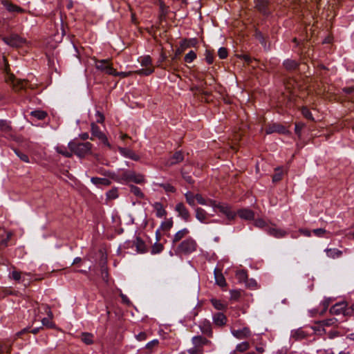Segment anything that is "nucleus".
<instances>
[{"label":"nucleus","instance_id":"nucleus-62","mask_svg":"<svg viewBox=\"0 0 354 354\" xmlns=\"http://www.w3.org/2000/svg\"><path fill=\"white\" fill-rule=\"evenodd\" d=\"M254 225L258 227H263L266 226V222L262 218H258L254 221Z\"/></svg>","mask_w":354,"mask_h":354},{"label":"nucleus","instance_id":"nucleus-13","mask_svg":"<svg viewBox=\"0 0 354 354\" xmlns=\"http://www.w3.org/2000/svg\"><path fill=\"white\" fill-rule=\"evenodd\" d=\"M175 210L178 213V215L185 221H188L190 218V214L183 203H178L175 207Z\"/></svg>","mask_w":354,"mask_h":354},{"label":"nucleus","instance_id":"nucleus-31","mask_svg":"<svg viewBox=\"0 0 354 354\" xmlns=\"http://www.w3.org/2000/svg\"><path fill=\"white\" fill-rule=\"evenodd\" d=\"M3 5L6 7L7 10L10 12H24V10L21 8L14 5L12 3H9L7 1H3Z\"/></svg>","mask_w":354,"mask_h":354},{"label":"nucleus","instance_id":"nucleus-33","mask_svg":"<svg viewBox=\"0 0 354 354\" xmlns=\"http://www.w3.org/2000/svg\"><path fill=\"white\" fill-rule=\"evenodd\" d=\"M55 150L58 153H60L62 155H63L64 156L66 157V158H71L73 156V152L70 150L68 151L63 146H57L56 148H55Z\"/></svg>","mask_w":354,"mask_h":354},{"label":"nucleus","instance_id":"nucleus-16","mask_svg":"<svg viewBox=\"0 0 354 354\" xmlns=\"http://www.w3.org/2000/svg\"><path fill=\"white\" fill-rule=\"evenodd\" d=\"M119 152L123 155L124 156L129 158L131 160L138 161L140 160L139 156L135 153L133 151H132L130 149L125 148V147H118Z\"/></svg>","mask_w":354,"mask_h":354},{"label":"nucleus","instance_id":"nucleus-34","mask_svg":"<svg viewBox=\"0 0 354 354\" xmlns=\"http://www.w3.org/2000/svg\"><path fill=\"white\" fill-rule=\"evenodd\" d=\"M129 188H130V192L132 194H133L136 196H137L140 198H143L145 197L144 194L142 193V192L138 187L135 186L133 185H130Z\"/></svg>","mask_w":354,"mask_h":354},{"label":"nucleus","instance_id":"nucleus-1","mask_svg":"<svg viewBox=\"0 0 354 354\" xmlns=\"http://www.w3.org/2000/svg\"><path fill=\"white\" fill-rule=\"evenodd\" d=\"M92 144L89 142H79L75 140L68 142V147L69 149L80 158L85 157L91 153Z\"/></svg>","mask_w":354,"mask_h":354},{"label":"nucleus","instance_id":"nucleus-18","mask_svg":"<svg viewBox=\"0 0 354 354\" xmlns=\"http://www.w3.org/2000/svg\"><path fill=\"white\" fill-rule=\"evenodd\" d=\"M237 214L240 218L245 220H253L254 218V212L249 209H241L238 210Z\"/></svg>","mask_w":354,"mask_h":354},{"label":"nucleus","instance_id":"nucleus-50","mask_svg":"<svg viewBox=\"0 0 354 354\" xmlns=\"http://www.w3.org/2000/svg\"><path fill=\"white\" fill-rule=\"evenodd\" d=\"M301 113L302 115L307 119L310 120H314V118L312 115L311 112L309 111V109L307 107H303L301 109Z\"/></svg>","mask_w":354,"mask_h":354},{"label":"nucleus","instance_id":"nucleus-60","mask_svg":"<svg viewBox=\"0 0 354 354\" xmlns=\"http://www.w3.org/2000/svg\"><path fill=\"white\" fill-rule=\"evenodd\" d=\"M313 232L317 236H322L326 233V230L323 228H318L313 230Z\"/></svg>","mask_w":354,"mask_h":354},{"label":"nucleus","instance_id":"nucleus-12","mask_svg":"<svg viewBox=\"0 0 354 354\" xmlns=\"http://www.w3.org/2000/svg\"><path fill=\"white\" fill-rule=\"evenodd\" d=\"M8 82H10L12 85L13 88L18 91L24 89L28 84V81L26 80H17L14 76L9 77Z\"/></svg>","mask_w":354,"mask_h":354},{"label":"nucleus","instance_id":"nucleus-8","mask_svg":"<svg viewBox=\"0 0 354 354\" xmlns=\"http://www.w3.org/2000/svg\"><path fill=\"white\" fill-rule=\"evenodd\" d=\"M347 304L345 302H340L333 305L330 309V313L332 315H340L350 316V314H347L346 312L348 310V307L346 308Z\"/></svg>","mask_w":354,"mask_h":354},{"label":"nucleus","instance_id":"nucleus-49","mask_svg":"<svg viewBox=\"0 0 354 354\" xmlns=\"http://www.w3.org/2000/svg\"><path fill=\"white\" fill-rule=\"evenodd\" d=\"M106 196L109 199H111V200L115 199L116 198H118V189L114 188V189H111V190H109L106 193Z\"/></svg>","mask_w":354,"mask_h":354},{"label":"nucleus","instance_id":"nucleus-5","mask_svg":"<svg viewBox=\"0 0 354 354\" xmlns=\"http://www.w3.org/2000/svg\"><path fill=\"white\" fill-rule=\"evenodd\" d=\"M196 246V241L192 238H189L180 243L177 248V250L180 253L187 254L195 251Z\"/></svg>","mask_w":354,"mask_h":354},{"label":"nucleus","instance_id":"nucleus-7","mask_svg":"<svg viewBox=\"0 0 354 354\" xmlns=\"http://www.w3.org/2000/svg\"><path fill=\"white\" fill-rule=\"evenodd\" d=\"M266 134L272 133H278L280 134H288L290 131L285 127L279 123H273L269 124L266 129Z\"/></svg>","mask_w":354,"mask_h":354},{"label":"nucleus","instance_id":"nucleus-22","mask_svg":"<svg viewBox=\"0 0 354 354\" xmlns=\"http://www.w3.org/2000/svg\"><path fill=\"white\" fill-rule=\"evenodd\" d=\"M153 207L156 212V216L158 218H162L167 214V212L165 209L162 204L159 202H156L153 204Z\"/></svg>","mask_w":354,"mask_h":354},{"label":"nucleus","instance_id":"nucleus-53","mask_svg":"<svg viewBox=\"0 0 354 354\" xmlns=\"http://www.w3.org/2000/svg\"><path fill=\"white\" fill-rule=\"evenodd\" d=\"M212 304L217 310H223L225 308L221 301L217 299H212Z\"/></svg>","mask_w":354,"mask_h":354},{"label":"nucleus","instance_id":"nucleus-39","mask_svg":"<svg viewBox=\"0 0 354 354\" xmlns=\"http://www.w3.org/2000/svg\"><path fill=\"white\" fill-rule=\"evenodd\" d=\"M187 203L192 207L195 206V196L191 192L185 194Z\"/></svg>","mask_w":354,"mask_h":354},{"label":"nucleus","instance_id":"nucleus-27","mask_svg":"<svg viewBox=\"0 0 354 354\" xmlns=\"http://www.w3.org/2000/svg\"><path fill=\"white\" fill-rule=\"evenodd\" d=\"M134 244L138 252L145 253L147 251L145 243L140 237L136 238Z\"/></svg>","mask_w":354,"mask_h":354},{"label":"nucleus","instance_id":"nucleus-15","mask_svg":"<svg viewBox=\"0 0 354 354\" xmlns=\"http://www.w3.org/2000/svg\"><path fill=\"white\" fill-rule=\"evenodd\" d=\"M213 323L219 327L224 326L227 323V317L222 313H216L212 317Z\"/></svg>","mask_w":354,"mask_h":354},{"label":"nucleus","instance_id":"nucleus-41","mask_svg":"<svg viewBox=\"0 0 354 354\" xmlns=\"http://www.w3.org/2000/svg\"><path fill=\"white\" fill-rule=\"evenodd\" d=\"M236 276L240 282L245 283V281L248 279L247 272L243 270L237 271L236 273Z\"/></svg>","mask_w":354,"mask_h":354},{"label":"nucleus","instance_id":"nucleus-30","mask_svg":"<svg viewBox=\"0 0 354 354\" xmlns=\"http://www.w3.org/2000/svg\"><path fill=\"white\" fill-rule=\"evenodd\" d=\"M189 233V231L187 229L184 228L181 230H179L177 232L173 239V243H176L181 240L183 237H185L187 234Z\"/></svg>","mask_w":354,"mask_h":354},{"label":"nucleus","instance_id":"nucleus-46","mask_svg":"<svg viewBox=\"0 0 354 354\" xmlns=\"http://www.w3.org/2000/svg\"><path fill=\"white\" fill-rule=\"evenodd\" d=\"M196 54L195 53V52L193 50H191L187 54L185 55L184 59H185V62L190 63V62H193L196 59Z\"/></svg>","mask_w":354,"mask_h":354},{"label":"nucleus","instance_id":"nucleus-32","mask_svg":"<svg viewBox=\"0 0 354 354\" xmlns=\"http://www.w3.org/2000/svg\"><path fill=\"white\" fill-rule=\"evenodd\" d=\"M283 171L282 167H277L274 169V174L272 176V182L277 183L282 179Z\"/></svg>","mask_w":354,"mask_h":354},{"label":"nucleus","instance_id":"nucleus-9","mask_svg":"<svg viewBox=\"0 0 354 354\" xmlns=\"http://www.w3.org/2000/svg\"><path fill=\"white\" fill-rule=\"evenodd\" d=\"M91 133L93 136L97 137L99 140H100L104 145L111 148V145L108 141V139L105 134L102 132L100 128L94 123L92 122L91 124Z\"/></svg>","mask_w":354,"mask_h":354},{"label":"nucleus","instance_id":"nucleus-40","mask_svg":"<svg viewBox=\"0 0 354 354\" xmlns=\"http://www.w3.org/2000/svg\"><path fill=\"white\" fill-rule=\"evenodd\" d=\"M159 341L158 339H153L146 344V348L149 352L156 351V348L158 346Z\"/></svg>","mask_w":354,"mask_h":354},{"label":"nucleus","instance_id":"nucleus-17","mask_svg":"<svg viewBox=\"0 0 354 354\" xmlns=\"http://www.w3.org/2000/svg\"><path fill=\"white\" fill-rule=\"evenodd\" d=\"M184 159L183 153L179 151H176L167 162L166 165L171 166L182 162Z\"/></svg>","mask_w":354,"mask_h":354},{"label":"nucleus","instance_id":"nucleus-28","mask_svg":"<svg viewBox=\"0 0 354 354\" xmlns=\"http://www.w3.org/2000/svg\"><path fill=\"white\" fill-rule=\"evenodd\" d=\"M283 64L285 68L288 71L295 70L299 66V64L293 59H286L283 62Z\"/></svg>","mask_w":354,"mask_h":354},{"label":"nucleus","instance_id":"nucleus-61","mask_svg":"<svg viewBox=\"0 0 354 354\" xmlns=\"http://www.w3.org/2000/svg\"><path fill=\"white\" fill-rule=\"evenodd\" d=\"M41 306L45 310V311L48 317V318L52 319L53 318V315L50 310V308L48 305H44V304Z\"/></svg>","mask_w":354,"mask_h":354},{"label":"nucleus","instance_id":"nucleus-38","mask_svg":"<svg viewBox=\"0 0 354 354\" xmlns=\"http://www.w3.org/2000/svg\"><path fill=\"white\" fill-rule=\"evenodd\" d=\"M163 245L158 241H156L151 248V252L152 254H156L160 253L163 250Z\"/></svg>","mask_w":354,"mask_h":354},{"label":"nucleus","instance_id":"nucleus-48","mask_svg":"<svg viewBox=\"0 0 354 354\" xmlns=\"http://www.w3.org/2000/svg\"><path fill=\"white\" fill-rule=\"evenodd\" d=\"M50 320H51V319L44 317V318L41 319V321L43 326H46L48 328H55V325Z\"/></svg>","mask_w":354,"mask_h":354},{"label":"nucleus","instance_id":"nucleus-42","mask_svg":"<svg viewBox=\"0 0 354 354\" xmlns=\"http://www.w3.org/2000/svg\"><path fill=\"white\" fill-rule=\"evenodd\" d=\"M250 344L248 342H243L239 344L236 347V351L239 353H243L248 350Z\"/></svg>","mask_w":354,"mask_h":354},{"label":"nucleus","instance_id":"nucleus-45","mask_svg":"<svg viewBox=\"0 0 354 354\" xmlns=\"http://www.w3.org/2000/svg\"><path fill=\"white\" fill-rule=\"evenodd\" d=\"M12 129L10 125L6 120H0V130L3 132H9Z\"/></svg>","mask_w":354,"mask_h":354},{"label":"nucleus","instance_id":"nucleus-29","mask_svg":"<svg viewBox=\"0 0 354 354\" xmlns=\"http://www.w3.org/2000/svg\"><path fill=\"white\" fill-rule=\"evenodd\" d=\"M325 252H326L327 256L330 258L339 257L342 254V252L341 250L336 248L326 249Z\"/></svg>","mask_w":354,"mask_h":354},{"label":"nucleus","instance_id":"nucleus-19","mask_svg":"<svg viewBox=\"0 0 354 354\" xmlns=\"http://www.w3.org/2000/svg\"><path fill=\"white\" fill-rule=\"evenodd\" d=\"M201 330L203 333L207 335L208 337H212L213 332L212 329L211 323L209 321H204L200 325Z\"/></svg>","mask_w":354,"mask_h":354},{"label":"nucleus","instance_id":"nucleus-6","mask_svg":"<svg viewBox=\"0 0 354 354\" xmlns=\"http://www.w3.org/2000/svg\"><path fill=\"white\" fill-rule=\"evenodd\" d=\"M140 64L142 66L146 67L136 71V73L138 75H149L153 73V68L152 66L151 58L149 55H146L141 57Z\"/></svg>","mask_w":354,"mask_h":354},{"label":"nucleus","instance_id":"nucleus-37","mask_svg":"<svg viewBox=\"0 0 354 354\" xmlns=\"http://www.w3.org/2000/svg\"><path fill=\"white\" fill-rule=\"evenodd\" d=\"M30 115L38 120H44L47 116V113L44 111L35 110L31 111Z\"/></svg>","mask_w":354,"mask_h":354},{"label":"nucleus","instance_id":"nucleus-24","mask_svg":"<svg viewBox=\"0 0 354 354\" xmlns=\"http://www.w3.org/2000/svg\"><path fill=\"white\" fill-rule=\"evenodd\" d=\"M196 218L201 223H205L207 218V212L201 207H197L195 209Z\"/></svg>","mask_w":354,"mask_h":354},{"label":"nucleus","instance_id":"nucleus-47","mask_svg":"<svg viewBox=\"0 0 354 354\" xmlns=\"http://www.w3.org/2000/svg\"><path fill=\"white\" fill-rule=\"evenodd\" d=\"M173 226V221L171 218L167 219V221L161 223V228L163 230H169Z\"/></svg>","mask_w":354,"mask_h":354},{"label":"nucleus","instance_id":"nucleus-43","mask_svg":"<svg viewBox=\"0 0 354 354\" xmlns=\"http://www.w3.org/2000/svg\"><path fill=\"white\" fill-rule=\"evenodd\" d=\"M156 185L160 186V187H162L165 189V191L167 193H174L176 192L175 187L169 183H157Z\"/></svg>","mask_w":354,"mask_h":354},{"label":"nucleus","instance_id":"nucleus-4","mask_svg":"<svg viewBox=\"0 0 354 354\" xmlns=\"http://www.w3.org/2000/svg\"><path fill=\"white\" fill-rule=\"evenodd\" d=\"M2 40L8 46L13 48H19L26 43V39L17 34H12L8 37H3Z\"/></svg>","mask_w":354,"mask_h":354},{"label":"nucleus","instance_id":"nucleus-2","mask_svg":"<svg viewBox=\"0 0 354 354\" xmlns=\"http://www.w3.org/2000/svg\"><path fill=\"white\" fill-rule=\"evenodd\" d=\"M122 179L126 183L133 182L136 184L145 183V176L142 174H137L134 171L124 170L122 171Z\"/></svg>","mask_w":354,"mask_h":354},{"label":"nucleus","instance_id":"nucleus-21","mask_svg":"<svg viewBox=\"0 0 354 354\" xmlns=\"http://www.w3.org/2000/svg\"><path fill=\"white\" fill-rule=\"evenodd\" d=\"M214 273L216 284L221 287L226 286L225 277H223L221 270L216 268L214 271Z\"/></svg>","mask_w":354,"mask_h":354},{"label":"nucleus","instance_id":"nucleus-26","mask_svg":"<svg viewBox=\"0 0 354 354\" xmlns=\"http://www.w3.org/2000/svg\"><path fill=\"white\" fill-rule=\"evenodd\" d=\"M91 182L96 185H104V186H109L111 185V181L104 178H98V177H93L91 179Z\"/></svg>","mask_w":354,"mask_h":354},{"label":"nucleus","instance_id":"nucleus-3","mask_svg":"<svg viewBox=\"0 0 354 354\" xmlns=\"http://www.w3.org/2000/svg\"><path fill=\"white\" fill-rule=\"evenodd\" d=\"M95 68L101 71H104L106 73L111 75H117L118 72L114 69L111 64L110 63L109 59H101V60H95Z\"/></svg>","mask_w":354,"mask_h":354},{"label":"nucleus","instance_id":"nucleus-44","mask_svg":"<svg viewBox=\"0 0 354 354\" xmlns=\"http://www.w3.org/2000/svg\"><path fill=\"white\" fill-rule=\"evenodd\" d=\"M267 5H268V3L266 1L259 0L257 1L256 7L259 11H261L262 12H266V8L267 7Z\"/></svg>","mask_w":354,"mask_h":354},{"label":"nucleus","instance_id":"nucleus-54","mask_svg":"<svg viewBox=\"0 0 354 354\" xmlns=\"http://www.w3.org/2000/svg\"><path fill=\"white\" fill-rule=\"evenodd\" d=\"M245 285L247 287L252 288V289H255L257 287V283L253 279H248L247 281H245Z\"/></svg>","mask_w":354,"mask_h":354},{"label":"nucleus","instance_id":"nucleus-11","mask_svg":"<svg viewBox=\"0 0 354 354\" xmlns=\"http://www.w3.org/2000/svg\"><path fill=\"white\" fill-rule=\"evenodd\" d=\"M218 210L221 213L224 214L229 221L234 220L236 216V213L232 211L231 207L226 203H221V205H218Z\"/></svg>","mask_w":354,"mask_h":354},{"label":"nucleus","instance_id":"nucleus-20","mask_svg":"<svg viewBox=\"0 0 354 354\" xmlns=\"http://www.w3.org/2000/svg\"><path fill=\"white\" fill-rule=\"evenodd\" d=\"M267 232L276 238H281L286 235V232L285 230H283L281 229H277L275 227H269L267 230Z\"/></svg>","mask_w":354,"mask_h":354},{"label":"nucleus","instance_id":"nucleus-59","mask_svg":"<svg viewBox=\"0 0 354 354\" xmlns=\"http://www.w3.org/2000/svg\"><path fill=\"white\" fill-rule=\"evenodd\" d=\"M11 352L10 346L8 344L1 345L0 346V354L4 353H10Z\"/></svg>","mask_w":354,"mask_h":354},{"label":"nucleus","instance_id":"nucleus-35","mask_svg":"<svg viewBox=\"0 0 354 354\" xmlns=\"http://www.w3.org/2000/svg\"><path fill=\"white\" fill-rule=\"evenodd\" d=\"M93 335L89 333H83L81 335V340L86 344H91L93 343Z\"/></svg>","mask_w":354,"mask_h":354},{"label":"nucleus","instance_id":"nucleus-51","mask_svg":"<svg viewBox=\"0 0 354 354\" xmlns=\"http://www.w3.org/2000/svg\"><path fill=\"white\" fill-rule=\"evenodd\" d=\"M228 52L226 48L221 47L218 50V55L220 59H225L227 57Z\"/></svg>","mask_w":354,"mask_h":354},{"label":"nucleus","instance_id":"nucleus-36","mask_svg":"<svg viewBox=\"0 0 354 354\" xmlns=\"http://www.w3.org/2000/svg\"><path fill=\"white\" fill-rule=\"evenodd\" d=\"M337 322V319L336 318H330L326 319L324 320H322L319 322V325L322 327L325 326H335Z\"/></svg>","mask_w":354,"mask_h":354},{"label":"nucleus","instance_id":"nucleus-14","mask_svg":"<svg viewBox=\"0 0 354 354\" xmlns=\"http://www.w3.org/2000/svg\"><path fill=\"white\" fill-rule=\"evenodd\" d=\"M232 334L237 339H243L250 337L252 333L248 327H244L242 329L232 330Z\"/></svg>","mask_w":354,"mask_h":354},{"label":"nucleus","instance_id":"nucleus-23","mask_svg":"<svg viewBox=\"0 0 354 354\" xmlns=\"http://www.w3.org/2000/svg\"><path fill=\"white\" fill-rule=\"evenodd\" d=\"M308 335V333L304 331L302 328H298L295 330H292L291 333V337L295 340H301L306 338Z\"/></svg>","mask_w":354,"mask_h":354},{"label":"nucleus","instance_id":"nucleus-56","mask_svg":"<svg viewBox=\"0 0 354 354\" xmlns=\"http://www.w3.org/2000/svg\"><path fill=\"white\" fill-rule=\"evenodd\" d=\"M15 153L24 162H26V163L29 162V158L26 154L21 153L17 150H15Z\"/></svg>","mask_w":354,"mask_h":354},{"label":"nucleus","instance_id":"nucleus-25","mask_svg":"<svg viewBox=\"0 0 354 354\" xmlns=\"http://www.w3.org/2000/svg\"><path fill=\"white\" fill-rule=\"evenodd\" d=\"M160 7V20L165 19L169 10V7L167 6L162 0H158Z\"/></svg>","mask_w":354,"mask_h":354},{"label":"nucleus","instance_id":"nucleus-10","mask_svg":"<svg viewBox=\"0 0 354 354\" xmlns=\"http://www.w3.org/2000/svg\"><path fill=\"white\" fill-rule=\"evenodd\" d=\"M192 342L195 346L194 351L191 354H194L201 352L200 347L203 345H210L212 343L209 340L202 336H195L192 338Z\"/></svg>","mask_w":354,"mask_h":354},{"label":"nucleus","instance_id":"nucleus-55","mask_svg":"<svg viewBox=\"0 0 354 354\" xmlns=\"http://www.w3.org/2000/svg\"><path fill=\"white\" fill-rule=\"evenodd\" d=\"M205 60L209 64H211L214 62V55L213 54L208 50L205 51Z\"/></svg>","mask_w":354,"mask_h":354},{"label":"nucleus","instance_id":"nucleus-57","mask_svg":"<svg viewBox=\"0 0 354 354\" xmlns=\"http://www.w3.org/2000/svg\"><path fill=\"white\" fill-rule=\"evenodd\" d=\"M109 176L116 182H121L122 180V174H116L115 173H109Z\"/></svg>","mask_w":354,"mask_h":354},{"label":"nucleus","instance_id":"nucleus-64","mask_svg":"<svg viewBox=\"0 0 354 354\" xmlns=\"http://www.w3.org/2000/svg\"><path fill=\"white\" fill-rule=\"evenodd\" d=\"M12 274V278L15 280V281H19L20 279H21V272H18V271H16V270H13L11 273Z\"/></svg>","mask_w":354,"mask_h":354},{"label":"nucleus","instance_id":"nucleus-58","mask_svg":"<svg viewBox=\"0 0 354 354\" xmlns=\"http://www.w3.org/2000/svg\"><path fill=\"white\" fill-rule=\"evenodd\" d=\"M195 199L201 205H206L207 204L206 200L202 196L201 194H196Z\"/></svg>","mask_w":354,"mask_h":354},{"label":"nucleus","instance_id":"nucleus-52","mask_svg":"<svg viewBox=\"0 0 354 354\" xmlns=\"http://www.w3.org/2000/svg\"><path fill=\"white\" fill-rule=\"evenodd\" d=\"M304 127H305V124L304 123H301V122H298V123L295 124V133L299 137L301 136V131H302V129H304Z\"/></svg>","mask_w":354,"mask_h":354},{"label":"nucleus","instance_id":"nucleus-63","mask_svg":"<svg viewBox=\"0 0 354 354\" xmlns=\"http://www.w3.org/2000/svg\"><path fill=\"white\" fill-rule=\"evenodd\" d=\"M182 176H183V178L189 184H192L194 183V180L192 178V176L190 175H189L188 174L184 172V171H182Z\"/></svg>","mask_w":354,"mask_h":354}]
</instances>
